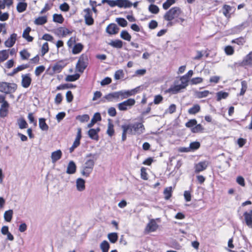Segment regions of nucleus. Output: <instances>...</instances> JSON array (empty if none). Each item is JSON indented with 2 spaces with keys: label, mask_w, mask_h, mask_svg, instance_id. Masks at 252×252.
<instances>
[{
  "label": "nucleus",
  "mask_w": 252,
  "mask_h": 252,
  "mask_svg": "<svg viewBox=\"0 0 252 252\" xmlns=\"http://www.w3.org/2000/svg\"><path fill=\"white\" fill-rule=\"evenodd\" d=\"M95 156V154L91 153L86 156V159L80 167L81 174L82 176L88 177L92 172L95 164V160L94 159Z\"/></svg>",
  "instance_id": "obj_1"
},
{
  "label": "nucleus",
  "mask_w": 252,
  "mask_h": 252,
  "mask_svg": "<svg viewBox=\"0 0 252 252\" xmlns=\"http://www.w3.org/2000/svg\"><path fill=\"white\" fill-rule=\"evenodd\" d=\"M188 85V81L185 79H183L182 77L181 76L179 80H175L174 82L173 85L167 90L166 92L172 94H177L180 92L182 90L186 89Z\"/></svg>",
  "instance_id": "obj_2"
},
{
  "label": "nucleus",
  "mask_w": 252,
  "mask_h": 252,
  "mask_svg": "<svg viewBox=\"0 0 252 252\" xmlns=\"http://www.w3.org/2000/svg\"><path fill=\"white\" fill-rule=\"evenodd\" d=\"M17 88V85L14 83L0 82V92L5 94H10L11 97H13L11 94L16 91Z\"/></svg>",
  "instance_id": "obj_3"
},
{
  "label": "nucleus",
  "mask_w": 252,
  "mask_h": 252,
  "mask_svg": "<svg viewBox=\"0 0 252 252\" xmlns=\"http://www.w3.org/2000/svg\"><path fill=\"white\" fill-rule=\"evenodd\" d=\"M181 9L178 7H174L167 11L164 14V19L168 21H171L175 18H177L181 14Z\"/></svg>",
  "instance_id": "obj_4"
},
{
  "label": "nucleus",
  "mask_w": 252,
  "mask_h": 252,
  "mask_svg": "<svg viewBox=\"0 0 252 252\" xmlns=\"http://www.w3.org/2000/svg\"><path fill=\"white\" fill-rule=\"evenodd\" d=\"M88 58L87 55H82L76 64V69L79 72L82 73L88 65Z\"/></svg>",
  "instance_id": "obj_5"
},
{
  "label": "nucleus",
  "mask_w": 252,
  "mask_h": 252,
  "mask_svg": "<svg viewBox=\"0 0 252 252\" xmlns=\"http://www.w3.org/2000/svg\"><path fill=\"white\" fill-rule=\"evenodd\" d=\"M135 104V100L133 98H129L122 102L118 104L117 106L119 110L125 111L130 109Z\"/></svg>",
  "instance_id": "obj_6"
},
{
  "label": "nucleus",
  "mask_w": 252,
  "mask_h": 252,
  "mask_svg": "<svg viewBox=\"0 0 252 252\" xmlns=\"http://www.w3.org/2000/svg\"><path fill=\"white\" fill-rule=\"evenodd\" d=\"M139 88H136L130 90H121L118 91L120 100L135 95L137 93Z\"/></svg>",
  "instance_id": "obj_7"
},
{
  "label": "nucleus",
  "mask_w": 252,
  "mask_h": 252,
  "mask_svg": "<svg viewBox=\"0 0 252 252\" xmlns=\"http://www.w3.org/2000/svg\"><path fill=\"white\" fill-rule=\"evenodd\" d=\"M133 135H140L144 132V125L141 123L132 124Z\"/></svg>",
  "instance_id": "obj_8"
},
{
  "label": "nucleus",
  "mask_w": 252,
  "mask_h": 252,
  "mask_svg": "<svg viewBox=\"0 0 252 252\" xmlns=\"http://www.w3.org/2000/svg\"><path fill=\"white\" fill-rule=\"evenodd\" d=\"M85 12L84 18L85 23L88 25H92L94 24V20L92 17V12L90 8H86L84 10Z\"/></svg>",
  "instance_id": "obj_9"
},
{
  "label": "nucleus",
  "mask_w": 252,
  "mask_h": 252,
  "mask_svg": "<svg viewBox=\"0 0 252 252\" xmlns=\"http://www.w3.org/2000/svg\"><path fill=\"white\" fill-rule=\"evenodd\" d=\"M108 102H117L120 100L118 91L109 93L104 97Z\"/></svg>",
  "instance_id": "obj_10"
},
{
  "label": "nucleus",
  "mask_w": 252,
  "mask_h": 252,
  "mask_svg": "<svg viewBox=\"0 0 252 252\" xmlns=\"http://www.w3.org/2000/svg\"><path fill=\"white\" fill-rule=\"evenodd\" d=\"M32 82V79L30 77V74L28 73L26 74H23L22 75V81L21 84L23 88H28Z\"/></svg>",
  "instance_id": "obj_11"
},
{
  "label": "nucleus",
  "mask_w": 252,
  "mask_h": 252,
  "mask_svg": "<svg viewBox=\"0 0 252 252\" xmlns=\"http://www.w3.org/2000/svg\"><path fill=\"white\" fill-rule=\"evenodd\" d=\"M208 165V162L207 161H201L196 164L194 166L195 173H198L205 170Z\"/></svg>",
  "instance_id": "obj_12"
},
{
  "label": "nucleus",
  "mask_w": 252,
  "mask_h": 252,
  "mask_svg": "<svg viewBox=\"0 0 252 252\" xmlns=\"http://www.w3.org/2000/svg\"><path fill=\"white\" fill-rule=\"evenodd\" d=\"M158 226L156 220L152 219L147 224L145 230L148 232H154L158 229Z\"/></svg>",
  "instance_id": "obj_13"
},
{
  "label": "nucleus",
  "mask_w": 252,
  "mask_h": 252,
  "mask_svg": "<svg viewBox=\"0 0 252 252\" xmlns=\"http://www.w3.org/2000/svg\"><path fill=\"white\" fill-rule=\"evenodd\" d=\"M241 64L242 66H249L252 67V51L244 57Z\"/></svg>",
  "instance_id": "obj_14"
},
{
  "label": "nucleus",
  "mask_w": 252,
  "mask_h": 252,
  "mask_svg": "<svg viewBox=\"0 0 252 252\" xmlns=\"http://www.w3.org/2000/svg\"><path fill=\"white\" fill-rule=\"evenodd\" d=\"M62 152L61 150H58L53 152L51 153V158L53 163H56L58 160L60 159L62 157Z\"/></svg>",
  "instance_id": "obj_15"
},
{
  "label": "nucleus",
  "mask_w": 252,
  "mask_h": 252,
  "mask_svg": "<svg viewBox=\"0 0 252 252\" xmlns=\"http://www.w3.org/2000/svg\"><path fill=\"white\" fill-rule=\"evenodd\" d=\"M119 28L115 24H109L106 28V32L109 34H115L119 32Z\"/></svg>",
  "instance_id": "obj_16"
},
{
  "label": "nucleus",
  "mask_w": 252,
  "mask_h": 252,
  "mask_svg": "<svg viewBox=\"0 0 252 252\" xmlns=\"http://www.w3.org/2000/svg\"><path fill=\"white\" fill-rule=\"evenodd\" d=\"M17 37V34L15 33H13L10 35V37L7 39L4 44L6 47H12L15 43Z\"/></svg>",
  "instance_id": "obj_17"
},
{
  "label": "nucleus",
  "mask_w": 252,
  "mask_h": 252,
  "mask_svg": "<svg viewBox=\"0 0 252 252\" xmlns=\"http://www.w3.org/2000/svg\"><path fill=\"white\" fill-rule=\"evenodd\" d=\"M99 131L100 128L98 127L96 129L91 128L88 131L89 136L92 139L98 140V133Z\"/></svg>",
  "instance_id": "obj_18"
},
{
  "label": "nucleus",
  "mask_w": 252,
  "mask_h": 252,
  "mask_svg": "<svg viewBox=\"0 0 252 252\" xmlns=\"http://www.w3.org/2000/svg\"><path fill=\"white\" fill-rule=\"evenodd\" d=\"M76 165L75 163L71 160L70 161L67 165L66 173L68 174H73L76 172Z\"/></svg>",
  "instance_id": "obj_19"
},
{
  "label": "nucleus",
  "mask_w": 252,
  "mask_h": 252,
  "mask_svg": "<svg viewBox=\"0 0 252 252\" xmlns=\"http://www.w3.org/2000/svg\"><path fill=\"white\" fill-rule=\"evenodd\" d=\"M9 104L8 102H5L2 104L0 108V117L4 118L6 117L8 114V109Z\"/></svg>",
  "instance_id": "obj_20"
},
{
  "label": "nucleus",
  "mask_w": 252,
  "mask_h": 252,
  "mask_svg": "<svg viewBox=\"0 0 252 252\" xmlns=\"http://www.w3.org/2000/svg\"><path fill=\"white\" fill-rule=\"evenodd\" d=\"M108 44L113 48L121 49L123 47V42L120 39L112 40Z\"/></svg>",
  "instance_id": "obj_21"
},
{
  "label": "nucleus",
  "mask_w": 252,
  "mask_h": 252,
  "mask_svg": "<svg viewBox=\"0 0 252 252\" xmlns=\"http://www.w3.org/2000/svg\"><path fill=\"white\" fill-rule=\"evenodd\" d=\"M210 94H211V93L208 90L203 91H195L194 95V96L197 98H202L207 97Z\"/></svg>",
  "instance_id": "obj_22"
},
{
  "label": "nucleus",
  "mask_w": 252,
  "mask_h": 252,
  "mask_svg": "<svg viewBox=\"0 0 252 252\" xmlns=\"http://www.w3.org/2000/svg\"><path fill=\"white\" fill-rule=\"evenodd\" d=\"M77 189L79 191H83L85 189V181L82 178L76 180Z\"/></svg>",
  "instance_id": "obj_23"
},
{
  "label": "nucleus",
  "mask_w": 252,
  "mask_h": 252,
  "mask_svg": "<svg viewBox=\"0 0 252 252\" xmlns=\"http://www.w3.org/2000/svg\"><path fill=\"white\" fill-rule=\"evenodd\" d=\"M101 120V117L100 113H95L93 118L91 120V122L88 125V127H92L94 124H95L97 121H100Z\"/></svg>",
  "instance_id": "obj_24"
},
{
  "label": "nucleus",
  "mask_w": 252,
  "mask_h": 252,
  "mask_svg": "<svg viewBox=\"0 0 252 252\" xmlns=\"http://www.w3.org/2000/svg\"><path fill=\"white\" fill-rule=\"evenodd\" d=\"M31 31V28L30 27H28L24 31L22 36L23 38L26 39L29 42H32L33 40V38L29 35V33Z\"/></svg>",
  "instance_id": "obj_25"
},
{
  "label": "nucleus",
  "mask_w": 252,
  "mask_h": 252,
  "mask_svg": "<svg viewBox=\"0 0 252 252\" xmlns=\"http://www.w3.org/2000/svg\"><path fill=\"white\" fill-rule=\"evenodd\" d=\"M119 7L129 8L132 5V3L129 0H118Z\"/></svg>",
  "instance_id": "obj_26"
},
{
  "label": "nucleus",
  "mask_w": 252,
  "mask_h": 252,
  "mask_svg": "<svg viewBox=\"0 0 252 252\" xmlns=\"http://www.w3.org/2000/svg\"><path fill=\"white\" fill-rule=\"evenodd\" d=\"M244 217L246 224L249 228H252V217L248 214V212L244 213Z\"/></svg>",
  "instance_id": "obj_27"
},
{
  "label": "nucleus",
  "mask_w": 252,
  "mask_h": 252,
  "mask_svg": "<svg viewBox=\"0 0 252 252\" xmlns=\"http://www.w3.org/2000/svg\"><path fill=\"white\" fill-rule=\"evenodd\" d=\"M65 64L62 61L59 62L53 67V70L57 72H60L65 66Z\"/></svg>",
  "instance_id": "obj_28"
},
{
  "label": "nucleus",
  "mask_w": 252,
  "mask_h": 252,
  "mask_svg": "<svg viewBox=\"0 0 252 252\" xmlns=\"http://www.w3.org/2000/svg\"><path fill=\"white\" fill-rule=\"evenodd\" d=\"M27 3L24 1H19L17 5V10L19 13L25 11L27 7Z\"/></svg>",
  "instance_id": "obj_29"
},
{
  "label": "nucleus",
  "mask_w": 252,
  "mask_h": 252,
  "mask_svg": "<svg viewBox=\"0 0 252 252\" xmlns=\"http://www.w3.org/2000/svg\"><path fill=\"white\" fill-rule=\"evenodd\" d=\"M132 124L122 126L123 131L127 134H133Z\"/></svg>",
  "instance_id": "obj_30"
},
{
  "label": "nucleus",
  "mask_w": 252,
  "mask_h": 252,
  "mask_svg": "<svg viewBox=\"0 0 252 252\" xmlns=\"http://www.w3.org/2000/svg\"><path fill=\"white\" fill-rule=\"evenodd\" d=\"M83 48V45L81 43H77L72 48V52L73 54H77L81 52Z\"/></svg>",
  "instance_id": "obj_31"
},
{
  "label": "nucleus",
  "mask_w": 252,
  "mask_h": 252,
  "mask_svg": "<svg viewBox=\"0 0 252 252\" xmlns=\"http://www.w3.org/2000/svg\"><path fill=\"white\" fill-rule=\"evenodd\" d=\"M39 126L43 131H47L49 129V126L46 123L44 118H40L39 119Z\"/></svg>",
  "instance_id": "obj_32"
},
{
  "label": "nucleus",
  "mask_w": 252,
  "mask_h": 252,
  "mask_svg": "<svg viewBox=\"0 0 252 252\" xmlns=\"http://www.w3.org/2000/svg\"><path fill=\"white\" fill-rule=\"evenodd\" d=\"M200 110V106L198 104H195L188 110L189 114L195 115Z\"/></svg>",
  "instance_id": "obj_33"
},
{
  "label": "nucleus",
  "mask_w": 252,
  "mask_h": 252,
  "mask_svg": "<svg viewBox=\"0 0 252 252\" xmlns=\"http://www.w3.org/2000/svg\"><path fill=\"white\" fill-rule=\"evenodd\" d=\"M47 21L46 16H41L35 19L34 23L36 25H42Z\"/></svg>",
  "instance_id": "obj_34"
},
{
  "label": "nucleus",
  "mask_w": 252,
  "mask_h": 252,
  "mask_svg": "<svg viewBox=\"0 0 252 252\" xmlns=\"http://www.w3.org/2000/svg\"><path fill=\"white\" fill-rule=\"evenodd\" d=\"M13 212L12 210H9L8 211H6L4 213V220L7 222L11 221L12 216H13Z\"/></svg>",
  "instance_id": "obj_35"
},
{
  "label": "nucleus",
  "mask_w": 252,
  "mask_h": 252,
  "mask_svg": "<svg viewBox=\"0 0 252 252\" xmlns=\"http://www.w3.org/2000/svg\"><path fill=\"white\" fill-rule=\"evenodd\" d=\"M228 95L229 94L227 92L220 91L216 94L217 100L219 101L222 99H225L228 97Z\"/></svg>",
  "instance_id": "obj_36"
},
{
  "label": "nucleus",
  "mask_w": 252,
  "mask_h": 252,
  "mask_svg": "<svg viewBox=\"0 0 252 252\" xmlns=\"http://www.w3.org/2000/svg\"><path fill=\"white\" fill-rule=\"evenodd\" d=\"M120 37L122 39L128 41H130L131 38V36L129 33L125 30H123L120 33Z\"/></svg>",
  "instance_id": "obj_37"
},
{
  "label": "nucleus",
  "mask_w": 252,
  "mask_h": 252,
  "mask_svg": "<svg viewBox=\"0 0 252 252\" xmlns=\"http://www.w3.org/2000/svg\"><path fill=\"white\" fill-rule=\"evenodd\" d=\"M17 123L19 126V127L20 129L26 128L28 127V125L27 122L23 118L19 119L17 121Z\"/></svg>",
  "instance_id": "obj_38"
},
{
  "label": "nucleus",
  "mask_w": 252,
  "mask_h": 252,
  "mask_svg": "<svg viewBox=\"0 0 252 252\" xmlns=\"http://www.w3.org/2000/svg\"><path fill=\"white\" fill-rule=\"evenodd\" d=\"M108 238L112 243H115L118 240V236L116 232L110 233L108 235Z\"/></svg>",
  "instance_id": "obj_39"
},
{
  "label": "nucleus",
  "mask_w": 252,
  "mask_h": 252,
  "mask_svg": "<svg viewBox=\"0 0 252 252\" xmlns=\"http://www.w3.org/2000/svg\"><path fill=\"white\" fill-rule=\"evenodd\" d=\"M172 189L171 187H167L164 189L163 193L165 199L168 200L171 197Z\"/></svg>",
  "instance_id": "obj_40"
},
{
  "label": "nucleus",
  "mask_w": 252,
  "mask_h": 252,
  "mask_svg": "<svg viewBox=\"0 0 252 252\" xmlns=\"http://www.w3.org/2000/svg\"><path fill=\"white\" fill-rule=\"evenodd\" d=\"M100 247L102 252H108L110 245L106 241H103L100 245Z\"/></svg>",
  "instance_id": "obj_41"
},
{
  "label": "nucleus",
  "mask_w": 252,
  "mask_h": 252,
  "mask_svg": "<svg viewBox=\"0 0 252 252\" xmlns=\"http://www.w3.org/2000/svg\"><path fill=\"white\" fill-rule=\"evenodd\" d=\"M102 3H107L111 7H114L117 6L119 7L118 0H102Z\"/></svg>",
  "instance_id": "obj_42"
},
{
  "label": "nucleus",
  "mask_w": 252,
  "mask_h": 252,
  "mask_svg": "<svg viewBox=\"0 0 252 252\" xmlns=\"http://www.w3.org/2000/svg\"><path fill=\"white\" fill-rule=\"evenodd\" d=\"M114 133V125L113 124L110 122V120H109V123L108 124V128L107 130V134L110 136H112Z\"/></svg>",
  "instance_id": "obj_43"
},
{
  "label": "nucleus",
  "mask_w": 252,
  "mask_h": 252,
  "mask_svg": "<svg viewBox=\"0 0 252 252\" xmlns=\"http://www.w3.org/2000/svg\"><path fill=\"white\" fill-rule=\"evenodd\" d=\"M223 14L227 18L230 17L229 14V12L231 10V7L228 5L225 4L223 6Z\"/></svg>",
  "instance_id": "obj_44"
},
{
  "label": "nucleus",
  "mask_w": 252,
  "mask_h": 252,
  "mask_svg": "<svg viewBox=\"0 0 252 252\" xmlns=\"http://www.w3.org/2000/svg\"><path fill=\"white\" fill-rule=\"evenodd\" d=\"M246 42L245 39L243 37H240L234 39H233L231 41L232 43H235L238 44V45L242 46Z\"/></svg>",
  "instance_id": "obj_45"
},
{
  "label": "nucleus",
  "mask_w": 252,
  "mask_h": 252,
  "mask_svg": "<svg viewBox=\"0 0 252 252\" xmlns=\"http://www.w3.org/2000/svg\"><path fill=\"white\" fill-rule=\"evenodd\" d=\"M8 58V52L6 50L0 51V62L6 60Z\"/></svg>",
  "instance_id": "obj_46"
},
{
  "label": "nucleus",
  "mask_w": 252,
  "mask_h": 252,
  "mask_svg": "<svg viewBox=\"0 0 252 252\" xmlns=\"http://www.w3.org/2000/svg\"><path fill=\"white\" fill-rule=\"evenodd\" d=\"M80 77L79 74L76 73L74 75H70L67 76L65 78V80L68 82H73L78 80Z\"/></svg>",
  "instance_id": "obj_47"
},
{
  "label": "nucleus",
  "mask_w": 252,
  "mask_h": 252,
  "mask_svg": "<svg viewBox=\"0 0 252 252\" xmlns=\"http://www.w3.org/2000/svg\"><path fill=\"white\" fill-rule=\"evenodd\" d=\"M241 91H240V93L239 94V95H243L247 89V88H248V84H247V82L245 80H243L241 82Z\"/></svg>",
  "instance_id": "obj_48"
},
{
  "label": "nucleus",
  "mask_w": 252,
  "mask_h": 252,
  "mask_svg": "<svg viewBox=\"0 0 252 252\" xmlns=\"http://www.w3.org/2000/svg\"><path fill=\"white\" fill-rule=\"evenodd\" d=\"M63 18L61 14H54L53 15V21L55 22L61 24L63 22Z\"/></svg>",
  "instance_id": "obj_49"
},
{
  "label": "nucleus",
  "mask_w": 252,
  "mask_h": 252,
  "mask_svg": "<svg viewBox=\"0 0 252 252\" xmlns=\"http://www.w3.org/2000/svg\"><path fill=\"white\" fill-rule=\"evenodd\" d=\"M148 9L149 11L153 14H158L159 12V8L155 4H150Z\"/></svg>",
  "instance_id": "obj_50"
},
{
  "label": "nucleus",
  "mask_w": 252,
  "mask_h": 252,
  "mask_svg": "<svg viewBox=\"0 0 252 252\" xmlns=\"http://www.w3.org/2000/svg\"><path fill=\"white\" fill-rule=\"evenodd\" d=\"M116 21L117 22L119 25L122 27H125L127 25L126 20L123 18H117L116 20Z\"/></svg>",
  "instance_id": "obj_51"
},
{
  "label": "nucleus",
  "mask_w": 252,
  "mask_h": 252,
  "mask_svg": "<svg viewBox=\"0 0 252 252\" xmlns=\"http://www.w3.org/2000/svg\"><path fill=\"white\" fill-rule=\"evenodd\" d=\"M175 0H166V1L163 3V8L166 10L169 8L171 5L175 3Z\"/></svg>",
  "instance_id": "obj_52"
},
{
  "label": "nucleus",
  "mask_w": 252,
  "mask_h": 252,
  "mask_svg": "<svg viewBox=\"0 0 252 252\" xmlns=\"http://www.w3.org/2000/svg\"><path fill=\"white\" fill-rule=\"evenodd\" d=\"M200 144L198 142H191L189 144V149L190 151H194L200 147Z\"/></svg>",
  "instance_id": "obj_53"
},
{
  "label": "nucleus",
  "mask_w": 252,
  "mask_h": 252,
  "mask_svg": "<svg viewBox=\"0 0 252 252\" xmlns=\"http://www.w3.org/2000/svg\"><path fill=\"white\" fill-rule=\"evenodd\" d=\"M203 82V78L201 77H195L192 78L190 81V85H197Z\"/></svg>",
  "instance_id": "obj_54"
},
{
  "label": "nucleus",
  "mask_w": 252,
  "mask_h": 252,
  "mask_svg": "<svg viewBox=\"0 0 252 252\" xmlns=\"http://www.w3.org/2000/svg\"><path fill=\"white\" fill-rule=\"evenodd\" d=\"M45 67L43 65H40L36 67L35 69V74L36 76H39L45 70Z\"/></svg>",
  "instance_id": "obj_55"
},
{
  "label": "nucleus",
  "mask_w": 252,
  "mask_h": 252,
  "mask_svg": "<svg viewBox=\"0 0 252 252\" xmlns=\"http://www.w3.org/2000/svg\"><path fill=\"white\" fill-rule=\"evenodd\" d=\"M76 119L79 120L81 123H84L89 121L90 117L88 115L85 114L83 115H79L76 117Z\"/></svg>",
  "instance_id": "obj_56"
},
{
  "label": "nucleus",
  "mask_w": 252,
  "mask_h": 252,
  "mask_svg": "<svg viewBox=\"0 0 252 252\" xmlns=\"http://www.w3.org/2000/svg\"><path fill=\"white\" fill-rule=\"evenodd\" d=\"M191 130L193 133H197L202 131L203 130V127L200 124H196Z\"/></svg>",
  "instance_id": "obj_57"
},
{
  "label": "nucleus",
  "mask_w": 252,
  "mask_h": 252,
  "mask_svg": "<svg viewBox=\"0 0 252 252\" xmlns=\"http://www.w3.org/2000/svg\"><path fill=\"white\" fill-rule=\"evenodd\" d=\"M197 124V121L195 119H191L186 123V126L192 128Z\"/></svg>",
  "instance_id": "obj_58"
},
{
  "label": "nucleus",
  "mask_w": 252,
  "mask_h": 252,
  "mask_svg": "<svg viewBox=\"0 0 252 252\" xmlns=\"http://www.w3.org/2000/svg\"><path fill=\"white\" fill-rule=\"evenodd\" d=\"M48 51H49L48 43L47 42H45L42 45V48H41V54H42V56H43Z\"/></svg>",
  "instance_id": "obj_59"
},
{
  "label": "nucleus",
  "mask_w": 252,
  "mask_h": 252,
  "mask_svg": "<svg viewBox=\"0 0 252 252\" xmlns=\"http://www.w3.org/2000/svg\"><path fill=\"white\" fill-rule=\"evenodd\" d=\"M20 54L23 60L28 59L30 56V54L26 50L21 51Z\"/></svg>",
  "instance_id": "obj_60"
},
{
  "label": "nucleus",
  "mask_w": 252,
  "mask_h": 252,
  "mask_svg": "<svg viewBox=\"0 0 252 252\" xmlns=\"http://www.w3.org/2000/svg\"><path fill=\"white\" fill-rule=\"evenodd\" d=\"M224 51L227 55H232L234 52V49L231 46H226L224 49Z\"/></svg>",
  "instance_id": "obj_61"
},
{
  "label": "nucleus",
  "mask_w": 252,
  "mask_h": 252,
  "mask_svg": "<svg viewBox=\"0 0 252 252\" xmlns=\"http://www.w3.org/2000/svg\"><path fill=\"white\" fill-rule=\"evenodd\" d=\"M124 76V73L123 70H118L116 71L114 74V78L116 80H119Z\"/></svg>",
  "instance_id": "obj_62"
},
{
  "label": "nucleus",
  "mask_w": 252,
  "mask_h": 252,
  "mask_svg": "<svg viewBox=\"0 0 252 252\" xmlns=\"http://www.w3.org/2000/svg\"><path fill=\"white\" fill-rule=\"evenodd\" d=\"M111 81L112 80L110 77H106L101 81L100 85L102 86H104L110 84Z\"/></svg>",
  "instance_id": "obj_63"
},
{
  "label": "nucleus",
  "mask_w": 252,
  "mask_h": 252,
  "mask_svg": "<svg viewBox=\"0 0 252 252\" xmlns=\"http://www.w3.org/2000/svg\"><path fill=\"white\" fill-rule=\"evenodd\" d=\"M141 177L142 179L146 180L148 179V175L146 173V169L145 167L141 168Z\"/></svg>",
  "instance_id": "obj_64"
}]
</instances>
